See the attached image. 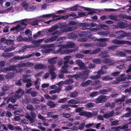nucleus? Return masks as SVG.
Returning <instances> with one entry per match:
<instances>
[{
  "label": "nucleus",
  "mask_w": 131,
  "mask_h": 131,
  "mask_svg": "<svg viewBox=\"0 0 131 131\" xmlns=\"http://www.w3.org/2000/svg\"><path fill=\"white\" fill-rule=\"evenodd\" d=\"M83 32L80 31H76L68 34V37L69 39H74L76 38L83 37Z\"/></svg>",
  "instance_id": "f257e3e1"
},
{
  "label": "nucleus",
  "mask_w": 131,
  "mask_h": 131,
  "mask_svg": "<svg viewBox=\"0 0 131 131\" xmlns=\"http://www.w3.org/2000/svg\"><path fill=\"white\" fill-rule=\"evenodd\" d=\"M29 114L28 113H26L25 115V117L31 123H33L35 122V119L36 118L37 115L36 113L33 111L30 112Z\"/></svg>",
  "instance_id": "f03ea898"
},
{
  "label": "nucleus",
  "mask_w": 131,
  "mask_h": 131,
  "mask_svg": "<svg viewBox=\"0 0 131 131\" xmlns=\"http://www.w3.org/2000/svg\"><path fill=\"white\" fill-rule=\"evenodd\" d=\"M109 40L108 38H99L97 39V40L100 42L97 43V45L98 46L101 47H105L106 45V43L102 42L107 41Z\"/></svg>",
  "instance_id": "7ed1b4c3"
},
{
  "label": "nucleus",
  "mask_w": 131,
  "mask_h": 131,
  "mask_svg": "<svg viewBox=\"0 0 131 131\" xmlns=\"http://www.w3.org/2000/svg\"><path fill=\"white\" fill-rule=\"evenodd\" d=\"M107 96L103 95L99 96L95 99V102L96 103H103L106 102L107 100Z\"/></svg>",
  "instance_id": "20e7f679"
},
{
  "label": "nucleus",
  "mask_w": 131,
  "mask_h": 131,
  "mask_svg": "<svg viewBox=\"0 0 131 131\" xmlns=\"http://www.w3.org/2000/svg\"><path fill=\"white\" fill-rule=\"evenodd\" d=\"M60 30L63 32H69L68 27L64 24L60 23L58 24Z\"/></svg>",
  "instance_id": "39448f33"
},
{
  "label": "nucleus",
  "mask_w": 131,
  "mask_h": 131,
  "mask_svg": "<svg viewBox=\"0 0 131 131\" xmlns=\"http://www.w3.org/2000/svg\"><path fill=\"white\" fill-rule=\"evenodd\" d=\"M126 34L125 32L122 31H116V38L121 39L126 36Z\"/></svg>",
  "instance_id": "423d86ee"
},
{
  "label": "nucleus",
  "mask_w": 131,
  "mask_h": 131,
  "mask_svg": "<svg viewBox=\"0 0 131 131\" xmlns=\"http://www.w3.org/2000/svg\"><path fill=\"white\" fill-rule=\"evenodd\" d=\"M112 42L116 44H126L128 45L129 41L122 40L120 41L117 39H113L112 40Z\"/></svg>",
  "instance_id": "0eeeda50"
},
{
  "label": "nucleus",
  "mask_w": 131,
  "mask_h": 131,
  "mask_svg": "<svg viewBox=\"0 0 131 131\" xmlns=\"http://www.w3.org/2000/svg\"><path fill=\"white\" fill-rule=\"evenodd\" d=\"M76 74V77L77 78V80H85L87 79L86 78V76L84 75L81 72H79L77 73Z\"/></svg>",
  "instance_id": "6e6552de"
},
{
  "label": "nucleus",
  "mask_w": 131,
  "mask_h": 131,
  "mask_svg": "<svg viewBox=\"0 0 131 131\" xmlns=\"http://www.w3.org/2000/svg\"><path fill=\"white\" fill-rule=\"evenodd\" d=\"M16 67L15 66L13 65H11L8 67L4 68L3 70V71L5 72L7 71L13 70L14 71H17V70L16 69Z\"/></svg>",
  "instance_id": "1a4fd4ad"
},
{
  "label": "nucleus",
  "mask_w": 131,
  "mask_h": 131,
  "mask_svg": "<svg viewBox=\"0 0 131 131\" xmlns=\"http://www.w3.org/2000/svg\"><path fill=\"white\" fill-rule=\"evenodd\" d=\"M117 25L119 28H125L128 27V24L126 22L123 21H120L117 24Z\"/></svg>",
  "instance_id": "9d476101"
},
{
  "label": "nucleus",
  "mask_w": 131,
  "mask_h": 131,
  "mask_svg": "<svg viewBox=\"0 0 131 131\" xmlns=\"http://www.w3.org/2000/svg\"><path fill=\"white\" fill-rule=\"evenodd\" d=\"M77 64H78L80 67V68L82 70L85 69L86 66L80 60H77L75 61Z\"/></svg>",
  "instance_id": "9b49d317"
},
{
  "label": "nucleus",
  "mask_w": 131,
  "mask_h": 131,
  "mask_svg": "<svg viewBox=\"0 0 131 131\" xmlns=\"http://www.w3.org/2000/svg\"><path fill=\"white\" fill-rule=\"evenodd\" d=\"M24 28H22L21 25L19 24H18L16 26L11 28L10 30L13 31L15 30L17 32H19L21 30H23Z\"/></svg>",
  "instance_id": "f8f14e48"
},
{
  "label": "nucleus",
  "mask_w": 131,
  "mask_h": 131,
  "mask_svg": "<svg viewBox=\"0 0 131 131\" xmlns=\"http://www.w3.org/2000/svg\"><path fill=\"white\" fill-rule=\"evenodd\" d=\"M17 95L16 96L18 99L20 98L23 94H24V92L23 91L21 88H19L16 91Z\"/></svg>",
  "instance_id": "ddd939ff"
},
{
  "label": "nucleus",
  "mask_w": 131,
  "mask_h": 131,
  "mask_svg": "<svg viewBox=\"0 0 131 131\" xmlns=\"http://www.w3.org/2000/svg\"><path fill=\"white\" fill-rule=\"evenodd\" d=\"M17 71H14L12 72H11L8 73L6 75V79H11L13 78L14 75L17 73Z\"/></svg>",
  "instance_id": "4468645a"
},
{
  "label": "nucleus",
  "mask_w": 131,
  "mask_h": 131,
  "mask_svg": "<svg viewBox=\"0 0 131 131\" xmlns=\"http://www.w3.org/2000/svg\"><path fill=\"white\" fill-rule=\"evenodd\" d=\"M34 68L35 70L37 69H46L47 68V67L46 65L43 64H38L36 65L35 67Z\"/></svg>",
  "instance_id": "2eb2a0df"
},
{
  "label": "nucleus",
  "mask_w": 131,
  "mask_h": 131,
  "mask_svg": "<svg viewBox=\"0 0 131 131\" xmlns=\"http://www.w3.org/2000/svg\"><path fill=\"white\" fill-rule=\"evenodd\" d=\"M114 114V111H113L110 112L109 113L104 114L103 115V117L106 119H107L113 116Z\"/></svg>",
  "instance_id": "dca6fc26"
},
{
  "label": "nucleus",
  "mask_w": 131,
  "mask_h": 131,
  "mask_svg": "<svg viewBox=\"0 0 131 131\" xmlns=\"http://www.w3.org/2000/svg\"><path fill=\"white\" fill-rule=\"evenodd\" d=\"M47 104L51 108H54L56 106V104L54 102L51 101H49L47 103Z\"/></svg>",
  "instance_id": "f3484780"
},
{
  "label": "nucleus",
  "mask_w": 131,
  "mask_h": 131,
  "mask_svg": "<svg viewBox=\"0 0 131 131\" xmlns=\"http://www.w3.org/2000/svg\"><path fill=\"white\" fill-rule=\"evenodd\" d=\"M75 46V45L74 42H69L66 45V47L67 48H74Z\"/></svg>",
  "instance_id": "a211bd4d"
},
{
  "label": "nucleus",
  "mask_w": 131,
  "mask_h": 131,
  "mask_svg": "<svg viewBox=\"0 0 131 131\" xmlns=\"http://www.w3.org/2000/svg\"><path fill=\"white\" fill-rule=\"evenodd\" d=\"M103 62L105 63H110L109 65L111 66L113 64L111 63L112 62V60L108 58H103L102 60Z\"/></svg>",
  "instance_id": "6ab92c4d"
},
{
  "label": "nucleus",
  "mask_w": 131,
  "mask_h": 131,
  "mask_svg": "<svg viewBox=\"0 0 131 131\" xmlns=\"http://www.w3.org/2000/svg\"><path fill=\"white\" fill-rule=\"evenodd\" d=\"M59 28V25H58L57 24L52 26L51 28H49L48 30V31L49 32H52Z\"/></svg>",
  "instance_id": "aec40b11"
},
{
  "label": "nucleus",
  "mask_w": 131,
  "mask_h": 131,
  "mask_svg": "<svg viewBox=\"0 0 131 131\" xmlns=\"http://www.w3.org/2000/svg\"><path fill=\"white\" fill-rule=\"evenodd\" d=\"M87 67H86V68L85 69H84V70H84L83 71H82V72L83 74L84 75H85V76H86V78L87 79L88 78L89 76L88 74L90 73V70L86 69Z\"/></svg>",
  "instance_id": "412c9836"
},
{
  "label": "nucleus",
  "mask_w": 131,
  "mask_h": 131,
  "mask_svg": "<svg viewBox=\"0 0 131 131\" xmlns=\"http://www.w3.org/2000/svg\"><path fill=\"white\" fill-rule=\"evenodd\" d=\"M112 77H110L109 75H106L103 76L102 77V80L103 81H108L113 79Z\"/></svg>",
  "instance_id": "4be33fe9"
},
{
  "label": "nucleus",
  "mask_w": 131,
  "mask_h": 131,
  "mask_svg": "<svg viewBox=\"0 0 131 131\" xmlns=\"http://www.w3.org/2000/svg\"><path fill=\"white\" fill-rule=\"evenodd\" d=\"M57 58V57H55L52 58L51 59H49L48 60V61L50 64L52 65H53V64H55L57 63V62L55 60Z\"/></svg>",
  "instance_id": "5701e85b"
},
{
  "label": "nucleus",
  "mask_w": 131,
  "mask_h": 131,
  "mask_svg": "<svg viewBox=\"0 0 131 131\" xmlns=\"http://www.w3.org/2000/svg\"><path fill=\"white\" fill-rule=\"evenodd\" d=\"M108 50H105L103 52H102L101 56L102 58H105L106 57H109L110 56L108 54Z\"/></svg>",
  "instance_id": "b1692460"
},
{
  "label": "nucleus",
  "mask_w": 131,
  "mask_h": 131,
  "mask_svg": "<svg viewBox=\"0 0 131 131\" xmlns=\"http://www.w3.org/2000/svg\"><path fill=\"white\" fill-rule=\"evenodd\" d=\"M29 76V75L27 74H25L24 75V79L23 80V82L25 83H28L30 82H32L31 79H26V78Z\"/></svg>",
  "instance_id": "393cba45"
},
{
  "label": "nucleus",
  "mask_w": 131,
  "mask_h": 131,
  "mask_svg": "<svg viewBox=\"0 0 131 131\" xmlns=\"http://www.w3.org/2000/svg\"><path fill=\"white\" fill-rule=\"evenodd\" d=\"M92 82V81L91 80H88L86 81L85 82H82L81 85L83 87H85V86H88L89 85L90 83Z\"/></svg>",
  "instance_id": "a878e982"
},
{
  "label": "nucleus",
  "mask_w": 131,
  "mask_h": 131,
  "mask_svg": "<svg viewBox=\"0 0 131 131\" xmlns=\"http://www.w3.org/2000/svg\"><path fill=\"white\" fill-rule=\"evenodd\" d=\"M69 17V16L68 15H66V16H59V17L58 18H56V19H53V20H60L62 19H63V20H66Z\"/></svg>",
  "instance_id": "bb28decb"
},
{
  "label": "nucleus",
  "mask_w": 131,
  "mask_h": 131,
  "mask_svg": "<svg viewBox=\"0 0 131 131\" xmlns=\"http://www.w3.org/2000/svg\"><path fill=\"white\" fill-rule=\"evenodd\" d=\"M13 53L12 52L3 53L2 54V56L3 57L5 58H10L13 56Z\"/></svg>",
  "instance_id": "cd10ccee"
},
{
  "label": "nucleus",
  "mask_w": 131,
  "mask_h": 131,
  "mask_svg": "<svg viewBox=\"0 0 131 131\" xmlns=\"http://www.w3.org/2000/svg\"><path fill=\"white\" fill-rule=\"evenodd\" d=\"M6 44L8 46L13 47L14 45V41L13 40L7 39Z\"/></svg>",
  "instance_id": "c85d7f7f"
},
{
  "label": "nucleus",
  "mask_w": 131,
  "mask_h": 131,
  "mask_svg": "<svg viewBox=\"0 0 131 131\" xmlns=\"http://www.w3.org/2000/svg\"><path fill=\"white\" fill-rule=\"evenodd\" d=\"M121 18L123 19H126L127 20H131V16H127L125 14H122L120 15Z\"/></svg>",
  "instance_id": "c756f323"
},
{
  "label": "nucleus",
  "mask_w": 131,
  "mask_h": 131,
  "mask_svg": "<svg viewBox=\"0 0 131 131\" xmlns=\"http://www.w3.org/2000/svg\"><path fill=\"white\" fill-rule=\"evenodd\" d=\"M125 99V96L124 95H123L121 97V98L115 100V103H117L120 102H123L124 101Z\"/></svg>",
  "instance_id": "7c9ffc66"
},
{
  "label": "nucleus",
  "mask_w": 131,
  "mask_h": 131,
  "mask_svg": "<svg viewBox=\"0 0 131 131\" xmlns=\"http://www.w3.org/2000/svg\"><path fill=\"white\" fill-rule=\"evenodd\" d=\"M26 109L27 110L30 111V112L33 111L34 109V106L31 104H30L27 105L26 106Z\"/></svg>",
  "instance_id": "2f4dec72"
},
{
  "label": "nucleus",
  "mask_w": 131,
  "mask_h": 131,
  "mask_svg": "<svg viewBox=\"0 0 131 131\" xmlns=\"http://www.w3.org/2000/svg\"><path fill=\"white\" fill-rule=\"evenodd\" d=\"M110 33V32L108 31H101L98 32H97V34L99 35L107 36V35L109 34Z\"/></svg>",
  "instance_id": "473e14b6"
},
{
  "label": "nucleus",
  "mask_w": 131,
  "mask_h": 131,
  "mask_svg": "<svg viewBox=\"0 0 131 131\" xmlns=\"http://www.w3.org/2000/svg\"><path fill=\"white\" fill-rule=\"evenodd\" d=\"M29 48V46H23L19 49L18 51L19 52V53L23 52L24 51H25L27 49Z\"/></svg>",
  "instance_id": "72a5a7b5"
},
{
  "label": "nucleus",
  "mask_w": 131,
  "mask_h": 131,
  "mask_svg": "<svg viewBox=\"0 0 131 131\" xmlns=\"http://www.w3.org/2000/svg\"><path fill=\"white\" fill-rule=\"evenodd\" d=\"M78 16L76 17V18L83 17L86 16L85 12H79L78 13Z\"/></svg>",
  "instance_id": "f704fd0d"
},
{
  "label": "nucleus",
  "mask_w": 131,
  "mask_h": 131,
  "mask_svg": "<svg viewBox=\"0 0 131 131\" xmlns=\"http://www.w3.org/2000/svg\"><path fill=\"white\" fill-rule=\"evenodd\" d=\"M48 68L49 70V73L54 72L56 69L55 67L53 65H50L48 66Z\"/></svg>",
  "instance_id": "c9c22d12"
},
{
  "label": "nucleus",
  "mask_w": 131,
  "mask_h": 131,
  "mask_svg": "<svg viewBox=\"0 0 131 131\" xmlns=\"http://www.w3.org/2000/svg\"><path fill=\"white\" fill-rule=\"evenodd\" d=\"M70 97H71L74 98L76 97L78 95V92L75 91L72 92L70 93Z\"/></svg>",
  "instance_id": "e433bc0d"
},
{
  "label": "nucleus",
  "mask_w": 131,
  "mask_h": 131,
  "mask_svg": "<svg viewBox=\"0 0 131 131\" xmlns=\"http://www.w3.org/2000/svg\"><path fill=\"white\" fill-rule=\"evenodd\" d=\"M40 101L37 98H34L32 99L31 102L35 104H39L40 103Z\"/></svg>",
  "instance_id": "4c0bfd02"
},
{
  "label": "nucleus",
  "mask_w": 131,
  "mask_h": 131,
  "mask_svg": "<svg viewBox=\"0 0 131 131\" xmlns=\"http://www.w3.org/2000/svg\"><path fill=\"white\" fill-rule=\"evenodd\" d=\"M128 126L127 124L125 125H123V126H119L118 127H116L115 129H119L120 128L121 129H126L128 128Z\"/></svg>",
  "instance_id": "58836bf2"
},
{
  "label": "nucleus",
  "mask_w": 131,
  "mask_h": 131,
  "mask_svg": "<svg viewBox=\"0 0 131 131\" xmlns=\"http://www.w3.org/2000/svg\"><path fill=\"white\" fill-rule=\"evenodd\" d=\"M82 52L84 54H92V50H83L82 51Z\"/></svg>",
  "instance_id": "ea45409f"
},
{
  "label": "nucleus",
  "mask_w": 131,
  "mask_h": 131,
  "mask_svg": "<svg viewBox=\"0 0 131 131\" xmlns=\"http://www.w3.org/2000/svg\"><path fill=\"white\" fill-rule=\"evenodd\" d=\"M78 28V27L77 26H75L72 27H68L69 32L76 30Z\"/></svg>",
  "instance_id": "a19ab883"
},
{
  "label": "nucleus",
  "mask_w": 131,
  "mask_h": 131,
  "mask_svg": "<svg viewBox=\"0 0 131 131\" xmlns=\"http://www.w3.org/2000/svg\"><path fill=\"white\" fill-rule=\"evenodd\" d=\"M124 76V75L123 74H122L121 75V76L119 78H117L116 79L119 81H125L126 79V78H123V76Z\"/></svg>",
  "instance_id": "79ce46f5"
},
{
  "label": "nucleus",
  "mask_w": 131,
  "mask_h": 131,
  "mask_svg": "<svg viewBox=\"0 0 131 131\" xmlns=\"http://www.w3.org/2000/svg\"><path fill=\"white\" fill-rule=\"evenodd\" d=\"M78 6L79 5L77 4L73 7H70V10L71 11H77V10L78 7Z\"/></svg>",
  "instance_id": "37998d69"
},
{
  "label": "nucleus",
  "mask_w": 131,
  "mask_h": 131,
  "mask_svg": "<svg viewBox=\"0 0 131 131\" xmlns=\"http://www.w3.org/2000/svg\"><path fill=\"white\" fill-rule=\"evenodd\" d=\"M24 59V58H23V56L20 57L19 56H14L12 59L13 60V61H14L15 60H19Z\"/></svg>",
  "instance_id": "c03bdc74"
},
{
  "label": "nucleus",
  "mask_w": 131,
  "mask_h": 131,
  "mask_svg": "<svg viewBox=\"0 0 131 131\" xmlns=\"http://www.w3.org/2000/svg\"><path fill=\"white\" fill-rule=\"evenodd\" d=\"M106 72V71L102 70L101 69L100 70H99L97 72V74L98 76H99L100 78L101 77V75L103 74L104 73Z\"/></svg>",
  "instance_id": "a18cd8bd"
},
{
  "label": "nucleus",
  "mask_w": 131,
  "mask_h": 131,
  "mask_svg": "<svg viewBox=\"0 0 131 131\" xmlns=\"http://www.w3.org/2000/svg\"><path fill=\"white\" fill-rule=\"evenodd\" d=\"M101 28L105 30H107L109 28V27L105 24H102L101 26Z\"/></svg>",
  "instance_id": "49530a36"
},
{
  "label": "nucleus",
  "mask_w": 131,
  "mask_h": 131,
  "mask_svg": "<svg viewBox=\"0 0 131 131\" xmlns=\"http://www.w3.org/2000/svg\"><path fill=\"white\" fill-rule=\"evenodd\" d=\"M117 56L120 57H125L126 56V54L124 52L121 51L118 52L117 54Z\"/></svg>",
  "instance_id": "de8ad7c7"
},
{
  "label": "nucleus",
  "mask_w": 131,
  "mask_h": 131,
  "mask_svg": "<svg viewBox=\"0 0 131 131\" xmlns=\"http://www.w3.org/2000/svg\"><path fill=\"white\" fill-rule=\"evenodd\" d=\"M99 94L98 92H93L90 94V96L91 97H93L98 95Z\"/></svg>",
  "instance_id": "09e8293b"
},
{
  "label": "nucleus",
  "mask_w": 131,
  "mask_h": 131,
  "mask_svg": "<svg viewBox=\"0 0 131 131\" xmlns=\"http://www.w3.org/2000/svg\"><path fill=\"white\" fill-rule=\"evenodd\" d=\"M68 99L67 97L61 99H59L58 101V103H64Z\"/></svg>",
  "instance_id": "8fccbe9b"
},
{
  "label": "nucleus",
  "mask_w": 131,
  "mask_h": 131,
  "mask_svg": "<svg viewBox=\"0 0 131 131\" xmlns=\"http://www.w3.org/2000/svg\"><path fill=\"white\" fill-rule=\"evenodd\" d=\"M17 66L19 68L26 67V63H20L17 64Z\"/></svg>",
  "instance_id": "3c124183"
},
{
  "label": "nucleus",
  "mask_w": 131,
  "mask_h": 131,
  "mask_svg": "<svg viewBox=\"0 0 131 131\" xmlns=\"http://www.w3.org/2000/svg\"><path fill=\"white\" fill-rule=\"evenodd\" d=\"M74 81L72 79H69L65 81V84H72Z\"/></svg>",
  "instance_id": "603ef678"
},
{
  "label": "nucleus",
  "mask_w": 131,
  "mask_h": 131,
  "mask_svg": "<svg viewBox=\"0 0 131 131\" xmlns=\"http://www.w3.org/2000/svg\"><path fill=\"white\" fill-rule=\"evenodd\" d=\"M107 92V91L105 89L101 90L99 91L100 93L102 94H106Z\"/></svg>",
  "instance_id": "864d4df0"
},
{
  "label": "nucleus",
  "mask_w": 131,
  "mask_h": 131,
  "mask_svg": "<svg viewBox=\"0 0 131 131\" xmlns=\"http://www.w3.org/2000/svg\"><path fill=\"white\" fill-rule=\"evenodd\" d=\"M101 50L100 48H97L92 52V54H95L98 53Z\"/></svg>",
  "instance_id": "5fc2aeb1"
},
{
  "label": "nucleus",
  "mask_w": 131,
  "mask_h": 131,
  "mask_svg": "<svg viewBox=\"0 0 131 131\" xmlns=\"http://www.w3.org/2000/svg\"><path fill=\"white\" fill-rule=\"evenodd\" d=\"M68 103H69L71 104H77L78 103V101L74 99H72V100H69L68 101Z\"/></svg>",
  "instance_id": "6e6d98bb"
},
{
  "label": "nucleus",
  "mask_w": 131,
  "mask_h": 131,
  "mask_svg": "<svg viewBox=\"0 0 131 131\" xmlns=\"http://www.w3.org/2000/svg\"><path fill=\"white\" fill-rule=\"evenodd\" d=\"M93 62L96 64L101 63L102 62L101 60L99 59H94L93 60Z\"/></svg>",
  "instance_id": "4d7b16f0"
},
{
  "label": "nucleus",
  "mask_w": 131,
  "mask_h": 131,
  "mask_svg": "<svg viewBox=\"0 0 131 131\" xmlns=\"http://www.w3.org/2000/svg\"><path fill=\"white\" fill-rule=\"evenodd\" d=\"M51 75V79H54L56 77L57 75L56 74L55 72H50L49 73Z\"/></svg>",
  "instance_id": "13d9d810"
},
{
  "label": "nucleus",
  "mask_w": 131,
  "mask_h": 131,
  "mask_svg": "<svg viewBox=\"0 0 131 131\" xmlns=\"http://www.w3.org/2000/svg\"><path fill=\"white\" fill-rule=\"evenodd\" d=\"M77 23L75 21H71L68 24L69 26H74L77 24Z\"/></svg>",
  "instance_id": "bf43d9fd"
},
{
  "label": "nucleus",
  "mask_w": 131,
  "mask_h": 131,
  "mask_svg": "<svg viewBox=\"0 0 131 131\" xmlns=\"http://www.w3.org/2000/svg\"><path fill=\"white\" fill-rule=\"evenodd\" d=\"M21 113V110H17L14 112L13 113L15 115H20V114Z\"/></svg>",
  "instance_id": "052dcab7"
},
{
  "label": "nucleus",
  "mask_w": 131,
  "mask_h": 131,
  "mask_svg": "<svg viewBox=\"0 0 131 131\" xmlns=\"http://www.w3.org/2000/svg\"><path fill=\"white\" fill-rule=\"evenodd\" d=\"M109 18L114 20H117V17L114 15H110L109 16Z\"/></svg>",
  "instance_id": "680f3d73"
},
{
  "label": "nucleus",
  "mask_w": 131,
  "mask_h": 131,
  "mask_svg": "<svg viewBox=\"0 0 131 131\" xmlns=\"http://www.w3.org/2000/svg\"><path fill=\"white\" fill-rule=\"evenodd\" d=\"M71 114L68 113L64 114V113L63 114V117L66 118H68L71 117Z\"/></svg>",
  "instance_id": "e2e57ef3"
},
{
  "label": "nucleus",
  "mask_w": 131,
  "mask_h": 131,
  "mask_svg": "<svg viewBox=\"0 0 131 131\" xmlns=\"http://www.w3.org/2000/svg\"><path fill=\"white\" fill-rule=\"evenodd\" d=\"M119 121L118 120L112 122H111V125L112 126H117L119 124Z\"/></svg>",
  "instance_id": "0e129e2a"
},
{
  "label": "nucleus",
  "mask_w": 131,
  "mask_h": 131,
  "mask_svg": "<svg viewBox=\"0 0 131 131\" xmlns=\"http://www.w3.org/2000/svg\"><path fill=\"white\" fill-rule=\"evenodd\" d=\"M52 50V49H46L45 50H42V52L44 53H47L51 52Z\"/></svg>",
  "instance_id": "69168bd1"
},
{
  "label": "nucleus",
  "mask_w": 131,
  "mask_h": 131,
  "mask_svg": "<svg viewBox=\"0 0 131 131\" xmlns=\"http://www.w3.org/2000/svg\"><path fill=\"white\" fill-rule=\"evenodd\" d=\"M38 20H35L31 23V24L32 26H35L38 24Z\"/></svg>",
  "instance_id": "338daca9"
},
{
  "label": "nucleus",
  "mask_w": 131,
  "mask_h": 131,
  "mask_svg": "<svg viewBox=\"0 0 131 131\" xmlns=\"http://www.w3.org/2000/svg\"><path fill=\"white\" fill-rule=\"evenodd\" d=\"M85 125V123H81L79 126L78 129L81 130H82L83 128Z\"/></svg>",
  "instance_id": "774afa93"
}]
</instances>
